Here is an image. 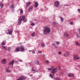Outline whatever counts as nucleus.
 <instances>
[{
	"label": "nucleus",
	"instance_id": "nucleus-52",
	"mask_svg": "<svg viewBox=\"0 0 80 80\" xmlns=\"http://www.w3.org/2000/svg\"><path fill=\"white\" fill-rule=\"evenodd\" d=\"M10 68V66H9L8 67L7 69H9V68Z\"/></svg>",
	"mask_w": 80,
	"mask_h": 80
},
{
	"label": "nucleus",
	"instance_id": "nucleus-3",
	"mask_svg": "<svg viewBox=\"0 0 80 80\" xmlns=\"http://www.w3.org/2000/svg\"><path fill=\"white\" fill-rule=\"evenodd\" d=\"M60 5V2L59 1H56L54 2V5L56 7H58Z\"/></svg>",
	"mask_w": 80,
	"mask_h": 80
},
{
	"label": "nucleus",
	"instance_id": "nucleus-2",
	"mask_svg": "<svg viewBox=\"0 0 80 80\" xmlns=\"http://www.w3.org/2000/svg\"><path fill=\"white\" fill-rule=\"evenodd\" d=\"M18 20H27V19L26 18V16L25 15H23L22 16H21L19 18Z\"/></svg>",
	"mask_w": 80,
	"mask_h": 80
},
{
	"label": "nucleus",
	"instance_id": "nucleus-23",
	"mask_svg": "<svg viewBox=\"0 0 80 80\" xmlns=\"http://www.w3.org/2000/svg\"><path fill=\"white\" fill-rule=\"evenodd\" d=\"M16 51H17V52H19V51H20V49H19V48H16Z\"/></svg>",
	"mask_w": 80,
	"mask_h": 80
},
{
	"label": "nucleus",
	"instance_id": "nucleus-15",
	"mask_svg": "<svg viewBox=\"0 0 80 80\" xmlns=\"http://www.w3.org/2000/svg\"><path fill=\"white\" fill-rule=\"evenodd\" d=\"M76 36L77 37V38H80V36L78 35V33L76 34Z\"/></svg>",
	"mask_w": 80,
	"mask_h": 80
},
{
	"label": "nucleus",
	"instance_id": "nucleus-42",
	"mask_svg": "<svg viewBox=\"0 0 80 80\" xmlns=\"http://www.w3.org/2000/svg\"><path fill=\"white\" fill-rule=\"evenodd\" d=\"M31 71H32L33 72H35V70L32 69L31 70Z\"/></svg>",
	"mask_w": 80,
	"mask_h": 80
},
{
	"label": "nucleus",
	"instance_id": "nucleus-54",
	"mask_svg": "<svg viewBox=\"0 0 80 80\" xmlns=\"http://www.w3.org/2000/svg\"><path fill=\"white\" fill-rule=\"evenodd\" d=\"M65 6H69V5H65Z\"/></svg>",
	"mask_w": 80,
	"mask_h": 80
},
{
	"label": "nucleus",
	"instance_id": "nucleus-10",
	"mask_svg": "<svg viewBox=\"0 0 80 80\" xmlns=\"http://www.w3.org/2000/svg\"><path fill=\"white\" fill-rule=\"evenodd\" d=\"M13 63H14V60H13L11 61V62H9V65H13Z\"/></svg>",
	"mask_w": 80,
	"mask_h": 80
},
{
	"label": "nucleus",
	"instance_id": "nucleus-50",
	"mask_svg": "<svg viewBox=\"0 0 80 80\" xmlns=\"http://www.w3.org/2000/svg\"><path fill=\"white\" fill-rule=\"evenodd\" d=\"M78 31H79V34H80V28H79Z\"/></svg>",
	"mask_w": 80,
	"mask_h": 80
},
{
	"label": "nucleus",
	"instance_id": "nucleus-30",
	"mask_svg": "<svg viewBox=\"0 0 80 80\" xmlns=\"http://www.w3.org/2000/svg\"><path fill=\"white\" fill-rule=\"evenodd\" d=\"M56 43L57 44V45H59V44H60V42H56Z\"/></svg>",
	"mask_w": 80,
	"mask_h": 80
},
{
	"label": "nucleus",
	"instance_id": "nucleus-17",
	"mask_svg": "<svg viewBox=\"0 0 80 80\" xmlns=\"http://www.w3.org/2000/svg\"><path fill=\"white\" fill-rule=\"evenodd\" d=\"M6 71L7 72H8V73H10V72H11L10 70L8 69H6Z\"/></svg>",
	"mask_w": 80,
	"mask_h": 80
},
{
	"label": "nucleus",
	"instance_id": "nucleus-20",
	"mask_svg": "<svg viewBox=\"0 0 80 80\" xmlns=\"http://www.w3.org/2000/svg\"><path fill=\"white\" fill-rule=\"evenodd\" d=\"M22 23V20H19L18 22V25H20L21 23Z\"/></svg>",
	"mask_w": 80,
	"mask_h": 80
},
{
	"label": "nucleus",
	"instance_id": "nucleus-34",
	"mask_svg": "<svg viewBox=\"0 0 80 80\" xmlns=\"http://www.w3.org/2000/svg\"><path fill=\"white\" fill-rule=\"evenodd\" d=\"M31 25H32V26H34V25H35V24L34 23L32 22L31 24Z\"/></svg>",
	"mask_w": 80,
	"mask_h": 80
},
{
	"label": "nucleus",
	"instance_id": "nucleus-46",
	"mask_svg": "<svg viewBox=\"0 0 80 80\" xmlns=\"http://www.w3.org/2000/svg\"><path fill=\"white\" fill-rule=\"evenodd\" d=\"M30 10H31L29 8L28 10V12H30Z\"/></svg>",
	"mask_w": 80,
	"mask_h": 80
},
{
	"label": "nucleus",
	"instance_id": "nucleus-45",
	"mask_svg": "<svg viewBox=\"0 0 80 80\" xmlns=\"http://www.w3.org/2000/svg\"><path fill=\"white\" fill-rule=\"evenodd\" d=\"M52 45L53 47H54L55 45V43H53V44L52 43Z\"/></svg>",
	"mask_w": 80,
	"mask_h": 80
},
{
	"label": "nucleus",
	"instance_id": "nucleus-13",
	"mask_svg": "<svg viewBox=\"0 0 80 80\" xmlns=\"http://www.w3.org/2000/svg\"><path fill=\"white\" fill-rule=\"evenodd\" d=\"M20 48H21V52H23V51L25 50V49H24L23 48L21 47Z\"/></svg>",
	"mask_w": 80,
	"mask_h": 80
},
{
	"label": "nucleus",
	"instance_id": "nucleus-47",
	"mask_svg": "<svg viewBox=\"0 0 80 80\" xmlns=\"http://www.w3.org/2000/svg\"><path fill=\"white\" fill-rule=\"evenodd\" d=\"M56 80H59V78H58L57 77L56 78Z\"/></svg>",
	"mask_w": 80,
	"mask_h": 80
},
{
	"label": "nucleus",
	"instance_id": "nucleus-1",
	"mask_svg": "<svg viewBox=\"0 0 80 80\" xmlns=\"http://www.w3.org/2000/svg\"><path fill=\"white\" fill-rule=\"evenodd\" d=\"M44 30H43V34L44 35H47L48 33H50V28L47 26L44 27Z\"/></svg>",
	"mask_w": 80,
	"mask_h": 80
},
{
	"label": "nucleus",
	"instance_id": "nucleus-51",
	"mask_svg": "<svg viewBox=\"0 0 80 80\" xmlns=\"http://www.w3.org/2000/svg\"><path fill=\"white\" fill-rule=\"evenodd\" d=\"M29 76H30V77H32V76H33V75H32V74H30L29 75Z\"/></svg>",
	"mask_w": 80,
	"mask_h": 80
},
{
	"label": "nucleus",
	"instance_id": "nucleus-4",
	"mask_svg": "<svg viewBox=\"0 0 80 80\" xmlns=\"http://www.w3.org/2000/svg\"><path fill=\"white\" fill-rule=\"evenodd\" d=\"M52 73H53V75L55 74V73L57 72V68H55L54 69H52Z\"/></svg>",
	"mask_w": 80,
	"mask_h": 80
},
{
	"label": "nucleus",
	"instance_id": "nucleus-37",
	"mask_svg": "<svg viewBox=\"0 0 80 80\" xmlns=\"http://www.w3.org/2000/svg\"><path fill=\"white\" fill-rule=\"evenodd\" d=\"M54 68H55V67L54 66H52L51 67V69H52V70H53V69H54Z\"/></svg>",
	"mask_w": 80,
	"mask_h": 80
},
{
	"label": "nucleus",
	"instance_id": "nucleus-18",
	"mask_svg": "<svg viewBox=\"0 0 80 80\" xmlns=\"http://www.w3.org/2000/svg\"><path fill=\"white\" fill-rule=\"evenodd\" d=\"M33 6H31L29 8L31 10H32V9H33Z\"/></svg>",
	"mask_w": 80,
	"mask_h": 80
},
{
	"label": "nucleus",
	"instance_id": "nucleus-8",
	"mask_svg": "<svg viewBox=\"0 0 80 80\" xmlns=\"http://www.w3.org/2000/svg\"><path fill=\"white\" fill-rule=\"evenodd\" d=\"M63 55L64 57H68V56L69 55V53H68V52L67 51L65 53L63 54Z\"/></svg>",
	"mask_w": 80,
	"mask_h": 80
},
{
	"label": "nucleus",
	"instance_id": "nucleus-44",
	"mask_svg": "<svg viewBox=\"0 0 80 80\" xmlns=\"http://www.w3.org/2000/svg\"><path fill=\"white\" fill-rule=\"evenodd\" d=\"M78 12L79 13H80V9H78Z\"/></svg>",
	"mask_w": 80,
	"mask_h": 80
},
{
	"label": "nucleus",
	"instance_id": "nucleus-36",
	"mask_svg": "<svg viewBox=\"0 0 80 80\" xmlns=\"http://www.w3.org/2000/svg\"><path fill=\"white\" fill-rule=\"evenodd\" d=\"M12 31H10V32H9V34H10V35L12 34Z\"/></svg>",
	"mask_w": 80,
	"mask_h": 80
},
{
	"label": "nucleus",
	"instance_id": "nucleus-38",
	"mask_svg": "<svg viewBox=\"0 0 80 80\" xmlns=\"http://www.w3.org/2000/svg\"><path fill=\"white\" fill-rule=\"evenodd\" d=\"M70 25H73V22H70Z\"/></svg>",
	"mask_w": 80,
	"mask_h": 80
},
{
	"label": "nucleus",
	"instance_id": "nucleus-29",
	"mask_svg": "<svg viewBox=\"0 0 80 80\" xmlns=\"http://www.w3.org/2000/svg\"><path fill=\"white\" fill-rule=\"evenodd\" d=\"M23 10L22 9H21L20 10V13L22 14V13H23Z\"/></svg>",
	"mask_w": 80,
	"mask_h": 80
},
{
	"label": "nucleus",
	"instance_id": "nucleus-40",
	"mask_svg": "<svg viewBox=\"0 0 80 80\" xmlns=\"http://www.w3.org/2000/svg\"><path fill=\"white\" fill-rule=\"evenodd\" d=\"M3 48H4L5 50H7V48H6V47L5 46L3 47Z\"/></svg>",
	"mask_w": 80,
	"mask_h": 80
},
{
	"label": "nucleus",
	"instance_id": "nucleus-12",
	"mask_svg": "<svg viewBox=\"0 0 80 80\" xmlns=\"http://www.w3.org/2000/svg\"><path fill=\"white\" fill-rule=\"evenodd\" d=\"M68 76H69V77H73L74 76V74L72 73H69L68 74Z\"/></svg>",
	"mask_w": 80,
	"mask_h": 80
},
{
	"label": "nucleus",
	"instance_id": "nucleus-48",
	"mask_svg": "<svg viewBox=\"0 0 80 80\" xmlns=\"http://www.w3.org/2000/svg\"><path fill=\"white\" fill-rule=\"evenodd\" d=\"M31 52H32V53L35 54V51H31Z\"/></svg>",
	"mask_w": 80,
	"mask_h": 80
},
{
	"label": "nucleus",
	"instance_id": "nucleus-43",
	"mask_svg": "<svg viewBox=\"0 0 80 80\" xmlns=\"http://www.w3.org/2000/svg\"><path fill=\"white\" fill-rule=\"evenodd\" d=\"M23 22H24V23H25V22H27V20H24L23 21Z\"/></svg>",
	"mask_w": 80,
	"mask_h": 80
},
{
	"label": "nucleus",
	"instance_id": "nucleus-57",
	"mask_svg": "<svg viewBox=\"0 0 80 80\" xmlns=\"http://www.w3.org/2000/svg\"><path fill=\"white\" fill-rule=\"evenodd\" d=\"M20 62H22V60H21L20 61Z\"/></svg>",
	"mask_w": 80,
	"mask_h": 80
},
{
	"label": "nucleus",
	"instance_id": "nucleus-53",
	"mask_svg": "<svg viewBox=\"0 0 80 80\" xmlns=\"http://www.w3.org/2000/svg\"><path fill=\"white\" fill-rule=\"evenodd\" d=\"M10 49V48H8V50H9Z\"/></svg>",
	"mask_w": 80,
	"mask_h": 80
},
{
	"label": "nucleus",
	"instance_id": "nucleus-7",
	"mask_svg": "<svg viewBox=\"0 0 80 80\" xmlns=\"http://www.w3.org/2000/svg\"><path fill=\"white\" fill-rule=\"evenodd\" d=\"M32 4V3H31V2H29L28 3H26V8H27L28 7V5H30Z\"/></svg>",
	"mask_w": 80,
	"mask_h": 80
},
{
	"label": "nucleus",
	"instance_id": "nucleus-6",
	"mask_svg": "<svg viewBox=\"0 0 80 80\" xmlns=\"http://www.w3.org/2000/svg\"><path fill=\"white\" fill-rule=\"evenodd\" d=\"M38 5L39 4H38V2H35V4L34 5V7H35V8H37V7H38Z\"/></svg>",
	"mask_w": 80,
	"mask_h": 80
},
{
	"label": "nucleus",
	"instance_id": "nucleus-16",
	"mask_svg": "<svg viewBox=\"0 0 80 80\" xmlns=\"http://www.w3.org/2000/svg\"><path fill=\"white\" fill-rule=\"evenodd\" d=\"M3 5H4L2 4V3H1V4H0V6H1V8H2L3 7Z\"/></svg>",
	"mask_w": 80,
	"mask_h": 80
},
{
	"label": "nucleus",
	"instance_id": "nucleus-5",
	"mask_svg": "<svg viewBox=\"0 0 80 80\" xmlns=\"http://www.w3.org/2000/svg\"><path fill=\"white\" fill-rule=\"evenodd\" d=\"M25 80V77L23 76H21L18 79H17V80Z\"/></svg>",
	"mask_w": 80,
	"mask_h": 80
},
{
	"label": "nucleus",
	"instance_id": "nucleus-55",
	"mask_svg": "<svg viewBox=\"0 0 80 80\" xmlns=\"http://www.w3.org/2000/svg\"><path fill=\"white\" fill-rule=\"evenodd\" d=\"M35 72H38V70H36Z\"/></svg>",
	"mask_w": 80,
	"mask_h": 80
},
{
	"label": "nucleus",
	"instance_id": "nucleus-9",
	"mask_svg": "<svg viewBox=\"0 0 80 80\" xmlns=\"http://www.w3.org/2000/svg\"><path fill=\"white\" fill-rule=\"evenodd\" d=\"M74 58H73V60H78V59H79V58H78V57H77V56L76 55H74Z\"/></svg>",
	"mask_w": 80,
	"mask_h": 80
},
{
	"label": "nucleus",
	"instance_id": "nucleus-33",
	"mask_svg": "<svg viewBox=\"0 0 80 80\" xmlns=\"http://www.w3.org/2000/svg\"><path fill=\"white\" fill-rule=\"evenodd\" d=\"M35 63L36 64H37V65H38V63H39V62H38V61H36L35 62Z\"/></svg>",
	"mask_w": 80,
	"mask_h": 80
},
{
	"label": "nucleus",
	"instance_id": "nucleus-28",
	"mask_svg": "<svg viewBox=\"0 0 80 80\" xmlns=\"http://www.w3.org/2000/svg\"><path fill=\"white\" fill-rule=\"evenodd\" d=\"M1 44L2 45H5V42H2V43Z\"/></svg>",
	"mask_w": 80,
	"mask_h": 80
},
{
	"label": "nucleus",
	"instance_id": "nucleus-24",
	"mask_svg": "<svg viewBox=\"0 0 80 80\" xmlns=\"http://www.w3.org/2000/svg\"><path fill=\"white\" fill-rule=\"evenodd\" d=\"M45 63H46L47 64L48 63H49V61L48 60H46L45 61Z\"/></svg>",
	"mask_w": 80,
	"mask_h": 80
},
{
	"label": "nucleus",
	"instance_id": "nucleus-35",
	"mask_svg": "<svg viewBox=\"0 0 80 80\" xmlns=\"http://www.w3.org/2000/svg\"><path fill=\"white\" fill-rule=\"evenodd\" d=\"M11 8H14V6H13V5L12 4L11 6Z\"/></svg>",
	"mask_w": 80,
	"mask_h": 80
},
{
	"label": "nucleus",
	"instance_id": "nucleus-31",
	"mask_svg": "<svg viewBox=\"0 0 80 80\" xmlns=\"http://www.w3.org/2000/svg\"><path fill=\"white\" fill-rule=\"evenodd\" d=\"M54 47L55 48H56V49H58V48L57 47V46L56 45H55Z\"/></svg>",
	"mask_w": 80,
	"mask_h": 80
},
{
	"label": "nucleus",
	"instance_id": "nucleus-11",
	"mask_svg": "<svg viewBox=\"0 0 80 80\" xmlns=\"http://www.w3.org/2000/svg\"><path fill=\"white\" fill-rule=\"evenodd\" d=\"M6 62V59H4L2 60L1 62L2 63H3V64H5V63L4 62Z\"/></svg>",
	"mask_w": 80,
	"mask_h": 80
},
{
	"label": "nucleus",
	"instance_id": "nucleus-19",
	"mask_svg": "<svg viewBox=\"0 0 80 80\" xmlns=\"http://www.w3.org/2000/svg\"><path fill=\"white\" fill-rule=\"evenodd\" d=\"M41 46L42 47H45V44H44V43H43V42L42 43H41Z\"/></svg>",
	"mask_w": 80,
	"mask_h": 80
},
{
	"label": "nucleus",
	"instance_id": "nucleus-25",
	"mask_svg": "<svg viewBox=\"0 0 80 80\" xmlns=\"http://www.w3.org/2000/svg\"><path fill=\"white\" fill-rule=\"evenodd\" d=\"M48 70L49 71H52V68H48Z\"/></svg>",
	"mask_w": 80,
	"mask_h": 80
},
{
	"label": "nucleus",
	"instance_id": "nucleus-26",
	"mask_svg": "<svg viewBox=\"0 0 80 80\" xmlns=\"http://www.w3.org/2000/svg\"><path fill=\"white\" fill-rule=\"evenodd\" d=\"M38 53H42V51H41L38 50Z\"/></svg>",
	"mask_w": 80,
	"mask_h": 80
},
{
	"label": "nucleus",
	"instance_id": "nucleus-58",
	"mask_svg": "<svg viewBox=\"0 0 80 80\" xmlns=\"http://www.w3.org/2000/svg\"><path fill=\"white\" fill-rule=\"evenodd\" d=\"M78 67H80V66H79V65H78Z\"/></svg>",
	"mask_w": 80,
	"mask_h": 80
},
{
	"label": "nucleus",
	"instance_id": "nucleus-14",
	"mask_svg": "<svg viewBox=\"0 0 80 80\" xmlns=\"http://www.w3.org/2000/svg\"><path fill=\"white\" fill-rule=\"evenodd\" d=\"M64 35L66 37H68V36H69V35L68 34V33H67V32H65L64 33Z\"/></svg>",
	"mask_w": 80,
	"mask_h": 80
},
{
	"label": "nucleus",
	"instance_id": "nucleus-56",
	"mask_svg": "<svg viewBox=\"0 0 80 80\" xmlns=\"http://www.w3.org/2000/svg\"><path fill=\"white\" fill-rule=\"evenodd\" d=\"M63 22V20H62L61 21V22Z\"/></svg>",
	"mask_w": 80,
	"mask_h": 80
},
{
	"label": "nucleus",
	"instance_id": "nucleus-22",
	"mask_svg": "<svg viewBox=\"0 0 80 80\" xmlns=\"http://www.w3.org/2000/svg\"><path fill=\"white\" fill-rule=\"evenodd\" d=\"M76 45L78 46H80V44H79L78 42H76Z\"/></svg>",
	"mask_w": 80,
	"mask_h": 80
},
{
	"label": "nucleus",
	"instance_id": "nucleus-27",
	"mask_svg": "<svg viewBox=\"0 0 80 80\" xmlns=\"http://www.w3.org/2000/svg\"><path fill=\"white\" fill-rule=\"evenodd\" d=\"M52 24L54 25H57V22H52Z\"/></svg>",
	"mask_w": 80,
	"mask_h": 80
},
{
	"label": "nucleus",
	"instance_id": "nucleus-21",
	"mask_svg": "<svg viewBox=\"0 0 80 80\" xmlns=\"http://www.w3.org/2000/svg\"><path fill=\"white\" fill-rule=\"evenodd\" d=\"M35 32H33V33H32L31 36L32 37H33V36H35Z\"/></svg>",
	"mask_w": 80,
	"mask_h": 80
},
{
	"label": "nucleus",
	"instance_id": "nucleus-39",
	"mask_svg": "<svg viewBox=\"0 0 80 80\" xmlns=\"http://www.w3.org/2000/svg\"><path fill=\"white\" fill-rule=\"evenodd\" d=\"M62 53V52H58V54H59L60 55H61V54Z\"/></svg>",
	"mask_w": 80,
	"mask_h": 80
},
{
	"label": "nucleus",
	"instance_id": "nucleus-49",
	"mask_svg": "<svg viewBox=\"0 0 80 80\" xmlns=\"http://www.w3.org/2000/svg\"><path fill=\"white\" fill-rule=\"evenodd\" d=\"M15 62V63H18V62H17V61L15 60V61H14V62Z\"/></svg>",
	"mask_w": 80,
	"mask_h": 80
},
{
	"label": "nucleus",
	"instance_id": "nucleus-32",
	"mask_svg": "<svg viewBox=\"0 0 80 80\" xmlns=\"http://www.w3.org/2000/svg\"><path fill=\"white\" fill-rule=\"evenodd\" d=\"M50 76L51 77V78H53V76L52 74H50Z\"/></svg>",
	"mask_w": 80,
	"mask_h": 80
},
{
	"label": "nucleus",
	"instance_id": "nucleus-41",
	"mask_svg": "<svg viewBox=\"0 0 80 80\" xmlns=\"http://www.w3.org/2000/svg\"><path fill=\"white\" fill-rule=\"evenodd\" d=\"M61 20H63V18H60Z\"/></svg>",
	"mask_w": 80,
	"mask_h": 80
},
{
	"label": "nucleus",
	"instance_id": "nucleus-59",
	"mask_svg": "<svg viewBox=\"0 0 80 80\" xmlns=\"http://www.w3.org/2000/svg\"><path fill=\"white\" fill-rule=\"evenodd\" d=\"M59 69L60 70V68H59Z\"/></svg>",
	"mask_w": 80,
	"mask_h": 80
}]
</instances>
